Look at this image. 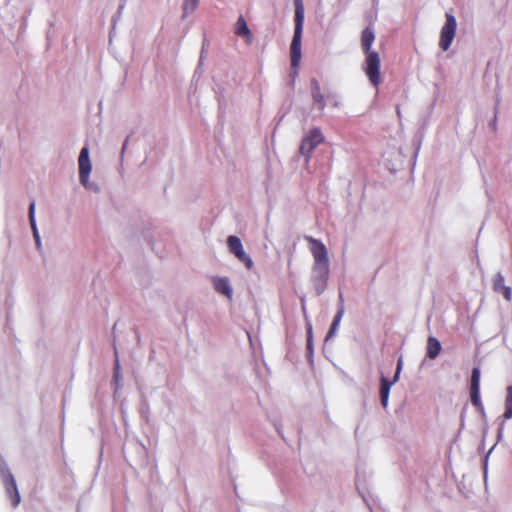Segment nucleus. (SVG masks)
<instances>
[{"label": "nucleus", "instance_id": "f257e3e1", "mask_svg": "<svg viewBox=\"0 0 512 512\" xmlns=\"http://www.w3.org/2000/svg\"><path fill=\"white\" fill-rule=\"evenodd\" d=\"M375 40V35L370 27H366L361 34V47L365 54L364 71L370 81L375 87L381 83L380 75V57L376 51L371 50V46Z\"/></svg>", "mask_w": 512, "mask_h": 512}, {"label": "nucleus", "instance_id": "f03ea898", "mask_svg": "<svg viewBox=\"0 0 512 512\" xmlns=\"http://www.w3.org/2000/svg\"><path fill=\"white\" fill-rule=\"evenodd\" d=\"M306 240L311 244L310 250L314 258V265L312 267L314 278L325 285L329 277L327 249L320 240L312 237H307Z\"/></svg>", "mask_w": 512, "mask_h": 512}, {"label": "nucleus", "instance_id": "7ed1b4c3", "mask_svg": "<svg viewBox=\"0 0 512 512\" xmlns=\"http://www.w3.org/2000/svg\"><path fill=\"white\" fill-rule=\"evenodd\" d=\"M295 6V28L294 35L292 38V42L290 45V58H291V66L292 68H298L302 52H301V41H302V31L304 24V5L302 0H293Z\"/></svg>", "mask_w": 512, "mask_h": 512}, {"label": "nucleus", "instance_id": "20e7f679", "mask_svg": "<svg viewBox=\"0 0 512 512\" xmlns=\"http://www.w3.org/2000/svg\"><path fill=\"white\" fill-rule=\"evenodd\" d=\"M324 141V136L322 135L319 128H313L310 130L309 134L303 138L300 145V153L305 155L307 158L311 156L315 148L320 145Z\"/></svg>", "mask_w": 512, "mask_h": 512}, {"label": "nucleus", "instance_id": "39448f33", "mask_svg": "<svg viewBox=\"0 0 512 512\" xmlns=\"http://www.w3.org/2000/svg\"><path fill=\"white\" fill-rule=\"evenodd\" d=\"M227 245L229 251L234 254V256L241 261L248 270L253 268V261L250 256L245 253L241 240L237 236H229L227 238Z\"/></svg>", "mask_w": 512, "mask_h": 512}, {"label": "nucleus", "instance_id": "423d86ee", "mask_svg": "<svg viewBox=\"0 0 512 512\" xmlns=\"http://www.w3.org/2000/svg\"><path fill=\"white\" fill-rule=\"evenodd\" d=\"M79 179L83 186L88 185L89 175L91 172V162L89 159V151L87 147H83L80 151L79 159Z\"/></svg>", "mask_w": 512, "mask_h": 512}, {"label": "nucleus", "instance_id": "0eeeda50", "mask_svg": "<svg viewBox=\"0 0 512 512\" xmlns=\"http://www.w3.org/2000/svg\"><path fill=\"white\" fill-rule=\"evenodd\" d=\"M470 397L472 404L482 410L483 405L480 399V370L477 367L473 368L471 374Z\"/></svg>", "mask_w": 512, "mask_h": 512}, {"label": "nucleus", "instance_id": "6e6552de", "mask_svg": "<svg viewBox=\"0 0 512 512\" xmlns=\"http://www.w3.org/2000/svg\"><path fill=\"white\" fill-rule=\"evenodd\" d=\"M401 364H402L401 360H399L398 365H397V370H396L394 379L392 381H390V380H388L386 378H382L381 379L380 398H381V404L384 407H386L387 403H388L390 388L393 385V383L396 382L397 379H398V375H399L400 370H401Z\"/></svg>", "mask_w": 512, "mask_h": 512}, {"label": "nucleus", "instance_id": "1a4fd4ad", "mask_svg": "<svg viewBox=\"0 0 512 512\" xmlns=\"http://www.w3.org/2000/svg\"><path fill=\"white\" fill-rule=\"evenodd\" d=\"M494 291L497 293H502L504 298L508 301L511 300V288L504 285V277L501 273H499L494 280Z\"/></svg>", "mask_w": 512, "mask_h": 512}, {"label": "nucleus", "instance_id": "9d476101", "mask_svg": "<svg viewBox=\"0 0 512 512\" xmlns=\"http://www.w3.org/2000/svg\"><path fill=\"white\" fill-rule=\"evenodd\" d=\"M214 288L218 293L226 295L228 298L232 297V288L226 278H216L214 280Z\"/></svg>", "mask_w": 512, "mask_h": 512}, {"label": "nucleus", "instance_id": "9b49d317", "mask_svg": "<svg viewBox=\"0 0 512 512\" xmlns=\"http://www.w3.org/2000/svg\"><path fill=\"white\" fill-rule=\"evenodd\" d=\"M441 350V345L439 341L434 337H429L427 341V356L431 359H434L438 356Z\"/></svg>", "mask_w": 512, "mask_h": 512}, {"label": "nucleus", "instance_id": "f8f14e48", "mask_svg": "<svg viewBox=\"0 0 512 512\" xmlns=\"http://www.w3.org/2000/svg\"><path fill=\"white\" fill-rule=\"evenodd\" d=\"M341 299V305L338 309V312L337 314L335 315L334 319H333V322L331 324V327L329 329V332L327 334V337L326 339L332 337L335 333V331L337 330L338 326H339V323L344 315V306H343V299H342V296L340 297Z\"/></svg>", "mask_w": 512, "mask_h": 512}, {"label": "nucleus", "instance_id": "ddd939ff", "mask_svg": "<svg viewBox=\"0 0 512 512\" xmlns=\"http://www.w3.org/2000/svg\"><path fill=\"white\" fill-rule=\"evenodd\" d=\"M235 33L241 37H251V32L243 16H240L236 22Z\"/></svg>", "mask_w": 512, "mask_h": 512}, {"label": "nucleus", "instance_id": "4468645a", "mask_svg": "<svg viewBox=\"0 0 512 512\" xmlns=\"http://www.w3.org/2000/svg\"><path fill=\"white\" fill-rule=\"evenodd\" d=\"M503 417L507 420L512 418V385L506 388L505 411Z\"/></svg>", "mask_w": 512, "mask_h": 512}, {"label": "nucleus", "instance_id": "2eb2a0df", "mask_svg": "<svg viewBox=\"0 0 512 512\" xmlns=\"http://www.w3.org/2000/svg\"><path fill=\"white\" fill-rule=\"evenodd\" d=\"M29 221H30L31 228L33 230V235L35 237L36 243L39 245L40 239H39V234H38L36 222H35V203L34 202H32L29 206Z\"/></svg>", "mask_w": 512, "mask_h": 512}, {"label": "nucleus", "instance_id": "dca6fc26", "mask_svg": "<svg viewBox=\"0 0 512 512\" xmlns=\"http://www.w3.org/2000/svg\"><path fill=\"white\" fill-rule=\"evenodd\" d=\"M446 22L444 23V25L442 26V29H441V36H440V47L446 51L448 50V13H446Z\"/></svg>", "mask_w": 512, "mask_h": 512}, {"label": "nucleus", "instance_id": "f3484780", "mask_svg": "<svg viewBox=\"0 0 512 512\" xmlns=\"http://www.w3.org/2000/svg\"><path fill=\"white\" fill-rule=\"evenodd\" d=\"M312 95H313L314 102L317 104L318 109L323 110L325 107V101H324V96L322 95L319 86H317L313 90Z\"/></svg>", "mask_w": 512, "mask_h": 512}, {"label": "nucleus", "instance_id": "a211bd4d", "mask_svg": "<svg viewBox=\"0 0 512 512\" xmlns=\"http://www.w3.org/2000/svg\"><path fill=\"white\" fill-rule=\"evenodd\" d=\"M199 0H185L183 4V10L185 14H188L190 12H193L197 5Z\"/></svg>", "mask_w": 512, "mask_h": 512}, {"label": "nucleus", "instance_id": "6ab92c4d", "mask_svg": "<svg viewBox=\"0 0 512 512\" xmlns=\"http://www.w3.org/2000/svg\"><path fill=\"white\" fill-rule=\"evenodd\" d=\"M9 484L11 486V489L15 493L14 497H13V500H12L13 506H17L19 504V502H20V496H19V493H18L17 488H16L15 480H14V478L12 476L10 477Z\"/></svg>", "mask_w": 512, "mask_h": 512}, {"label": "nucleus", "instance_id": "aec40b11", "mask_svg": "<svg viewBox=\"0 0 512 512\" xmlns=\"http://www.w3.org/2000/svg\"><path fill=\"white\" fill-rule=\"evenodd\" d=\"M455 30H456V20L453 16L450 15V43L453 40Z\"/></svg>", "mask_w": 512, "mask_h": 512}, {"label": "nucleus", "instance_id": "412c9836", "mask_svg": "<svg viewBox=\"0 0 512 512\" xmlns=\"http://www.w3.org/2000/svg\"><path fill=\"white\" fill-rule=\"evenodd\" d=\"M119 376H120V365H119V361L116 360L115 367H114V378L116 381L119 379Z\"/></svg>", "mask_w": 512, "mask_h": 512}, {"label": "nucleus", "instance_id": "4be33fe9", "mask_svg": "<svg viewBox=\"0 0 512 512\" xmlns=\"http://www.w3.org/2000/svg\"><path fill=\"white\" fill-rule=\"evenodd\" d=\"M302 310H303V313H304V317L307 318L306 307H305L304 304L302 305Z\"/></svg>", "mask_w": 512, "mask_h": 512}, {"label": "nucleus", "instance_id": "5701e85b", "mask_svg": "<svg viewBox=\"0 0 512 512\" xmlns=\"http://www.w3.org/2000/svg\"><path fill=\"white\" fill-rule=\"evenodd\" d=\"M311 330H312V327H311V325H309V328H308L309 333L311 332Z\"/></svg>", "mask_w": 512, "mask_h": 512}]
</instances>
